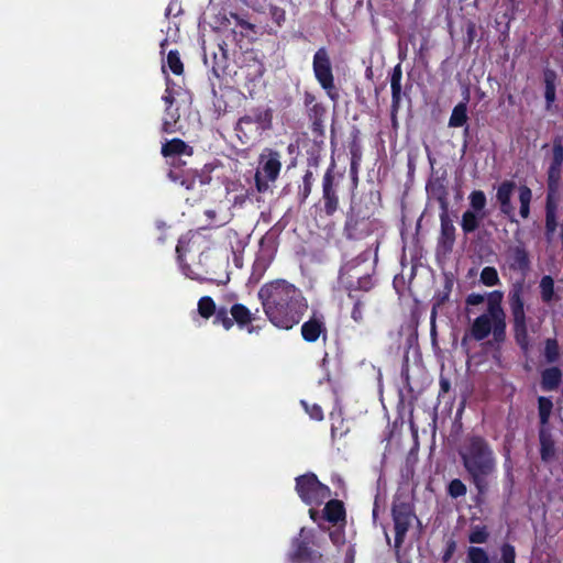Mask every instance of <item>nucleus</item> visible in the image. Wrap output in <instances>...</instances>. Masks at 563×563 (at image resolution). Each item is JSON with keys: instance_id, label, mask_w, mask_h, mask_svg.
<instances>
[{"instance_id": "obj_1", "label": "nucleus", "mask_w": 563, "mask_h": 563, "mask_svg": "<svg viewBox=\"0 0 563 563\" xmlns=\"http://www.w3.org/2000/svg\"><path fill=\"white\" fill-rule=\"evenodd\" d=\"M260 298L271 321L280 329H291L307 309L300 291L284 280L263 286Z\"/></svg>"}, {"instance_id": "obj_2", "label": "nucleus", "mask_w": 563, "mask_h": 563, "mask_svg": "<svg viewBox=\"0 0 563 563\" xmlns=\"http://www.w3.org/2000/svg\"><path fill=\"white\" fill-rule=\"evenodd\" d=\"M503 299L504 294L499 290L487 295V313L476 318L472 325V335L476 340H483L490 333L498 339L504 333L506 323L505 312L501 307Z\"/></svg>"}, {"instance_id": "obj_3", "label": "nucleus", "mask_w": 563, "mask_h": 563, "mask_svg": "<svg viewBox=\"0 0 563 563\" xmlns=\"http://www.w3.org/2000/svg\"><path fill=\"white\" fill-rule=\"evenodd\" d=\"M463 457L466 468L475 479L489 474L494 468L492 452L481 440L473 441Z\"/></svg>"}, {"instance_id": "obj_4", "label": "nucleus", "mask_w": 563, "mask_h": 563, "mask_svg": "<svg viewBox=\"0 0 563 563\" xmlns=\"http://www.w3.org/2000/svg\"><path fill=\"white\" fill-rule=\"evenodd\" d=\"M297 492L307 504H319L329 497V488L314 475H305L297 479Z\"/></svg>"}, {"instance_id": "obj_5", "label": "nucleus", "mask_w": 563, "mask_h": 563, "mask_svg": "<svg viewBox=\"0 0 563 563\" xmlns=\"http://www.w3.org/2000/svg\"><path fill=\"white\" fill-rule=\"evenodd\" d=\"M280 170V163L275 154L262 155L261 167L255 175L256 186L260 191L267 188L269 181H274Z\"/></svg>"}, {"instance_id": "obj_6", "label": "nucleus", "mask_w": 563, "mask_h": 563, "mask_svg": "<svg viewBox=\"0 0 563 563\" xmlns=\"http://www.w3.org/2000/svg\"><path fill=\"white\" fill-rule=\"evenodd\" d=\"M313 70L320 85L331 95L333 89V75L329 57L324 49H319L313 58Z\"/></svg>"}, {"instance_id": "obj_7", "label": "nucleus", "mask_w": 563, "mask_h": 563, "mask_svg": "<svg viewBox=\"0 0 563 563\" xmlns=\"http://www.w3.org/2000/svg\"><path fill=\"white\" fill-rule=\"evenodd\" d=\"M413 519V514L408 506H401L399 508H394V520H395V530H396V547H399Z\"/></svg>"}, {"instance_id": "obj_8", "label": "nucleus", "mask_w": 563, "mask_h": 563, "mask_svg": "<svg viewBox=\"0 0 563 563\" xmlns=\"http://www.w3.org/2000/svg\"><path fill=\"white\" fill-rule=\"evenodd\" d=\"M510 307L514 314L515 325L517 330V338L521 340L520 336L525 334L526 325H525V309H523V300L521 297V289L516 288L510 294Z\"/></svg>"}, {"instance_id": "obj_9", "label": "nucleus", "mask_w": 563, "mask_h": 563, "mask_svg": "<svg viewBox=\"0 0 563 563\" xmlns=\"http://www.w3.org/2000/svg\"><path fill=\"white\" fill-rule=\"evenodd\" d=\"M558 452L556 442L550 427H541L540 430V453L543 461H551Z\"/></svg>"}, {"instance_id": "obj_10", "label": "nucleus", "mask_w": 563, "mask_h": 563, "mask_svg": "<svg viewBox=\"0 0 563 563\" xmlns=\"http://www.w3.org/2000/svg\"><path fill=\"white\" fill-rule=\"evenodd\" d=\"M563 163V144L556 141L551 151L550 166H549V183L554 186L560 178L561 166Z\"/></svg>"}, {"instance_id": "obj_11", "label": "nucleus", "mask_w": 563, "mask_h": 563, "mask_svg": "<svg viewBox=\"0 0 563 563\" xmlns=\"http://www.w3.org/2000/svg\"><path fill=\"white\" fill-rule=\"evenodd\" d=\"M325 327L323 319L318 316L311 317L301 327L302 338L308 342H314L321 334H324Z\"/></svg>"}, {"instance_id": "obj_12", "label": "nucleus", "mask_w": 563, "mask_h": 563, "mask_svg": "<svg viewBox=\"0 0 563 563\" xmlns=\"http://www.w3.org/2000/svg\"><path fill=\"white\" fill-rule=\"evenodd\" d=\"M515 189V185L510 181L503 183L497 190V200L500 203L501 210L508 217L512 218L514 207L510 203V197Z\"/></svg>"}, {"instance_id": "obj_13", "label": "nucleus", "mask_w": 563, "mask_h": 563, "mask_svg": "<svg viewBox=\"0 0 563 563\" xmlns=\"http://www.w3.org/2000/svg\"><path fill=\"white\" fill-rule=\"evenodd\" d=\"M162 154L165 157L177 156V155H187L190 156L192 154L191 148L181 140L174 139L162 147Z\"/></svg>"}, {"instance_id": "obj_14", "label": "nucleus", "mask_w": 563, "mask_h": 563, "mask_svg": "<svg viewBox=\"0 0 563 563\" xmlns=\"http://www.w3.org/2000/svg\"><path fill=\"white\" fill-rule=\"evenodd\" d=\"M485 217L486 212H476L472 209H467L462 216V230L466 233L475 231Z\"/></svg>"}, {"instance_id": "obj_15", "label": "nucleus", "mask_w": 563, "mask_h": 563, "mask_svg": "<svg viewBox=\"0 0 563 563\" xmlns=\"http://www.w3.org/2000/svg\"><path fill=\"white\" fill-rule=\"evenodd\" d=\"M325 518L333 523L344 519V509L342 503L331 500L327 504L324 509Z\"/></svg>"}, {"instance_id": "obj_16", "label": "nucleus", "mask_w": 563, "mask_h": 563, "mask_svg": "<svg viewBox=\"0 0 563 563\" xmlns=\"http://www.w3.org/2000/svg\"><path fill=\"white\" fill-rule=\"evenodd\" d=\"M467 121V109L465 103H459L454 107L449 120V125L452 128L463 126Z\"/></svg>"}, {"instance_id": "obj_17", "label": "nucleus", "mask_w": 563, "mask_h": 563, "mask_svg": "<svg viewBox=\"0 0 563 563\" xmlns=\"http://www.w3.org/2000/svg\"><path fill=\"white\" fill-rule=\"evenodd\" d=\"M470 209L476 212H486V196L482 190H474L468 196Z\"/></svg>"}, {"instance_id": "obj_18", "label": "nucleus", "mask_w": 563, "mask_h": 563, "mask_svg": "<svg viewBox=\"0 0 563 563\" xmlns=\"http://www.w3.org/2000/svg\"><path fill=\"white\" fill-rule=\"evenodd\" d=\"M518 196L520 200V214L522 218H527L529 216L531 190L528 187L521 186L518 188Z\"/></svg>"}, {"instance_id": "obj_19", "label": "nucleus", "mask_w": 563, "mask_h": 563, "mask_svg": "<svg viewBox=\"0 0 563 563\" xmlns=\"http://www.w3.org/2000/svg\"><path fill=\"white\" fill-rule=\"evenodd\" d=\"M561 380V372L558 368H549L543 372L542 383L545 388H554Z\"/></svg>"}, {"instance_id": "obj_20", "label": "nucleus", "mask_w": 563, "mask_h": 563, "mask_svg": "<svg viewBox=\"0 0 563 563\" xmlns=\"http://www.w3.org/2000/svg\"><path fill=\"white\" fill-rule=\"evenodd\" d=\"M552 401L548 398L540 397L539 398V416L541 420V427H549L548 421L552 411Z\"/></svg>"}, {"instance_id": "obj_21", "label": "nucleus", "mask_w": 563, "mask_h": 563, "mask_svg": "<svg viewBox=\"0 0 563 563\" xmlns=\"http://www.w3.org/2000/svg\"><path fill=\"white\" fill-rule=\"evenodd\" d=\"M541 297L543 301H550L554 298V283L550 276H544L540 282Z\"/></svg>"}, {"instance_id": "obj_22", "label": "nucleus", "mask_w": 563, "mask_h": 563, "mask_svg": "<svg viewBox=\"0 0 563 563\" xmlns=\"http://www.w3.org/2000/svg\"><path fill=\"white\" fill-rule=\"evenodd\" d=\"M231 313L234 320L242 325L249 323L252 320L251 312L241 305L233 306Z\"/></svg>"}, {"instance_id": "obj_23", "label": "nucleus", "mask_w": 563, "mask_h": 563, "mask_svg": "<svg viewBox=\"0 0 563 563\" xmlns=\"http://www.w3.org/2000/svg\"><path fill=\"white\" fill-rule=\"evenodd\" d=\"M481 282L487 287L497 285L499 283L497 271L489 266L483 268L481 273Z\"/></svg>"}, {"instance_id": "obj_24", "label": "nucleus", "mask_w": 563, "mask_h": 563, "mask_svg": "<svg viewBox=\"0 0 563 563\" xmlns=\"http://www.w3.org/2000/svg\"><path fill=\"white\" fill-rule=\"evenodd\" d=\"M216 310L214 301L210 297H202L198 302L199 314L203 318H210Z\"/></svg>"}, {"instance_id": "obj_25", "label": "nucleus", "mask_w": 563, "mask_h": 563, "mask_svg": "<svg viewBox=\"0 0 563 563\" xmlns=\"http://www.w3.org/2000/svg\"><path fill=\"white\" fill-rule=\"evenodd\" d=\"M167 65L174 74L180 75L183 73V63L180 62L177 53L169 52L167 56Z\"/></svg>"}, {"instance_id": "obj_26", "label": "nucleus", "mask_w": 563, "mask_h": 563, "mask_svg": "<svg viewBox=\"0 0 563 563\" xmlns=\"http://www.w3.org/2000/svg\"><path fill=\"white\" fill-rule=\"evenodd\" d=\"M468 560L471 563H488L485 551L479 548H471L468 550Z\"/></svg>"}, {"instance_id": "obj_27", "label": "nucleus", "mask_w": 563, "mask_h": 563, "mask_svg": "<svg viewBox=\"0 0 563 563\" xmlns=\"http://www.w3.org/2000/svg\"><path fill=\"white\" fill-rule=\"evenodd\" d=\"M441 229L443 235L448 238L450 241H452L454 234V225L450 221L446 212L441 214Z\"/></svg>"}, {"instance_id": "obj_28", "label": "nucleus", "mask_w": 563, "mask_h": 563, "mask_svg": "<svg viewBox=\"0 0 563 563\" xmlns=\"http://www.w3.org/2000/svg\"><path fill=\"white\" fill-rule=\"evenodd\" d=\"M466 487L460 479H453L449 485V494L456 498L465 495Z\"/></svg>"}, {"instance_id": "obj_29", "label": "nucleus", "mask_w": 563, "mask_h": 563, "mask_svg": "<svg viewBox=\"0 0 563 563\" xmlns=\"http://www.w3.org/2000/svg\"><path fill=\"white\" fill-rule=\"evenodd\" d=\"M487 539V532L483 528H475L470 534L472 543H483Z\"/></svg>"}, {"instance_id": "obj_30", "label": "nucleus", "mask_w": 563, "mask_h": 563, "mask_svg": "<svg viewBox=\"0 0 563 563\" xmlns=\"http://www.w3.org/2000/svg\"><path fill=\"white\" fill-rule=\"evenodd\" d=\"M400 78H401L400 67L397 66L395 68V73L391 78V90H393V93L395 97L400 93Z\"/></svg>"}, {"instance_id": "obj_31", "label": "nucleus", "mask_w": 563, "mask_h": 563, "mask_svg": "<svg viewBox=\"0 0 563 563\" xmlns=\"http://www.w3.org/2000/svg\"><path fill=\"white\" fill-rule=\"evenodd\" d=\"M501 563H515V550L510 545L501 548Z\"/></svg>"}, {"instance_id": "obj_32", "label": "nucleus", "mask_w": 563, "mask_h": 563, "mask_svg": "<svg viewBox=\"0 0 563 563\" xmlns=\"http://www.w3.org/2000/svg\"><path fill=\"white\" fill-rule=\"evenodd\" d=\"M545 355L552 361L558 355V345L554 341H548L545 345Z\"/></svg>"}, {"instance_id": "obj_33", "label": "nucleus", "mask_w": 563, "mask_h": 563, "mask_svg": "<svg viewBox=\"0 0 563 563\" xmlns=\"http://www.w3.org/2000/svg\"><path fill=\"white\" fill-rule=\"evenodd\" d=\"M306 410L314 420H321L323 417L321 408L317 405H313L310 409L306 407Z\"/></svg>"}, {"instance_id": "obj_34", "label": "nucleus", "mask_w": 563, "mask_h": 563, "mask_svg": "<svg viewBox=\"0 0 563 563\" xmlns=\"http://www.w3.org/2000/svg\"><path fill=\"white\" fill-rule=\"evenodd\" d=\"M484 301V296L479 295V294H471L467 299H466V302L468 305H472V306H476V305H479Z\"/></svg>"}, {"instance_id": "obj_35", "label": "nucleus", "mask_w": 563, "mask_h": 563, "mask_svg": "<svg viewBox=\"0 0 563 563\" xmlns=\"http://www.w3.org/2000/svg\"><path fill=\"white\" fill-rule=\"evenodd\" d=\"M216 322H219L222 324V327L225 329V330H229L231 329L232 327V321L230 318H228L227 316H221L220 313L218 314L217 319H216Z\"/></svg>"}, {"instance_id": "obj_36", "label": "nucleus", "mask_w": 563, "mask_h": 563, "mask_svg": "<svg viewBox=\"0 0 563 563\" xmlns=\"http://www.w3.org/2000/svg\"><path fill=\"white\" fill-rule=\"evenodd\" d=\"M553 220V207H552V200L551 197L549 198L548 203V224L550 225Z\"/></svg>"}, {"instance_id": "obj_37", "label": "nucleus", "mask_w": 563, "mask_h": 563, "mask_svg": "<svg viewBox=\"0 0 563 563\" xmlns=\"http://www.w3.org/2000/svg\"><path fill=\"white\" fill-rule=\"evenodd\" d=\"M545 97L548 101H553L554 99V90L552 88H548L545 92Z\"/></svg>"}, {"instance_id": "obj_38", "label": "nucleus", "mask_w": 563, "mask_h": 563, "mask_svg": "<svg viewBox=\"0 0 563 563\" xmlns=\"http://www.w3.org/2000/svg\"><path fill=\"white\" fill-rule=\"evenodd\" d=\"M164 101H165L167 104L172 106V104H173V102H174V98H173V96H172L169 92H167V93L164 96Z\"/></svg>"}, {"instance_id": "obj_39", "label": "nucleus", "mask_w": 563, "mask_h": 563, "mask_svg": "<svg viewBox=\"0 0 563 563\" xmlns=\"http://www.w3.org/2000/svg\"><path fill=\"white\" fill-rule=\"evenodd\" d=\"M163 126H164V130L166 132H173V124H172V122H168L167 120H165Z\"/></svg>"}, {"instance_id": "obj_40", "label": "nucleus", "mask_w": 563, "mask_h": 563, "mask_svg": "<svg viewBox=\"0 0 563 563\" xmlns=\"http://www.w3.org/2000/svg\"><path fill=\"white\" fill-rule=\"evenodd\" d=\"M309 514L310 517L314 520L316 511L313 509H310Z\"/></svg>"}]
</instances>
